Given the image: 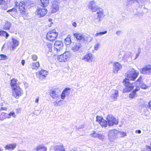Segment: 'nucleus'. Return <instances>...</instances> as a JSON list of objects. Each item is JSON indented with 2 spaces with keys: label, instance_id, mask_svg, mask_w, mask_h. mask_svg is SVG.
Here are the masks:
<instances>
[{
  "label": "nucleus",
  "instance_id": "obj_15",
  "mask_svg": "<svg viewBox=\"0 0 151 151\" xmlns=\"http://www.w3.org/2000/svg\"><path fill=\"white\" fill-rule=\"evenodd\" d=\"M47 147L44 144L38 145L33 149V151H47Z\"/></svg>",
  "mask_w": 151,
  "mask_h": 151
},
{
  "label": "nucleus",
  "instance_id": "obj_45",
  "mask_svg": "<svg viewBox=\"0 0 151 151\" xmlns=\"http://www.w3.org/2000/svg\"><path fill=\"white\" fill-rule=\"evenodd\" d=\"M104 119L102 118L101 117V116H96V121L98 122L99 124L102 121V120Z\"/></svg>",
  "mask_w": 151,
  "mask_h": 151
},
{
  "label": "nucleus",
  "instance_id": "obj_53",
  "mask_svg": "<svg viewBox=\"0 0 151 151\" xmlns=\"http://www.w3.org/2000/svg\"><path fill=\"white\" fill-rule=\"evenodd\" d=\"M37 78L39 81H40L45 78L46 76H37Z\"/></svg>",
  "mask_w": 151,
  "mask_h": 151
},
{
  "label": "nucleus",
  "instance_id": "obj_12",
  "mask_svg": "<svg viewBox=\"0 0 151 151\" xmlns=\"http://www.w3.org/2000/svg\"><path fill=\"white\" fill-rule=\"evenodd\" d=\"M112 65L113 72L115 73H117L122 69V65L118 62H114Z\"/></svg>",
  "mask_w": 151,
  "mask_h": 151
},
{
  "label": "nucleus",
  "instance_id": "obj_23",
  "mask_svg": "<svg viewBox=\"0 0 151 151\" xmlns=\"http://www.w3.org/2000/svg\"><path fill=\"white\" fill-rule=\"evenodd\" d=\"M82 45L81 43L77 42L75 43L72 47L71 49L74 52H76L79 50L81 47Z\"/></svg>",
  "mask_w": 151,
  "mask_h": 151
},
{
  "label": "nucleus",
  "instance_id": "obj_1",
  "mask_svg": "<svg viewBox=\"0 0 151 151\" xmlns=\"http://www.w3.org/2000/svg\"><path fill=\"white\" fill-rule=\"evenodd\" d=\"M127 78L124 79L123 82L126 88L123 90L124 93L130 91L134 88V86L129 82L131 80L134 81L136 79L137 76H127Z\"/></svg>",
  "mask_w": 151,
  "mask_h": 151
},
{
  "label": "nucleus",
  "instance_id": "obj_33",
  "mask_svg": "<svg viewBox=\"0 0 151 151\" xmlns=\"http://www.w3.org/2000/svg\"><path fill=\"white\" fill-rule=\"evenodd\" d=\"M31 66L32 69H37L40 66L39 63L38 62L35 63H33L32 64Z\"/></svg>",
  "mask_w": 151,
  "mask_h": 151
},
{
  "label": "nucleus",
  "instance_id": "obj_13",
  "mask_svg": "<svg viewBox=\"0 0 151 151\" xmlns=\"http://www.w3.org/2000/svg\"><path fill=\"white\" fill-rule=\"evenodd\" d=\"M47 10L46 9L37 8L36 11L37 16L39 17H42L47 14Z\"/></svg>",
  "mask_w": 151,
  "mask_h": 151
},
{
  "label": "nucleus",
  "instance_id": "obj_20",
  "mask_svg": "<svg viewBox=\"0 0 151 151\" xmlns=\"http://www.w3.org/2000/svg\"><path fill=\"white\" fill-rule=\"evenodd\" d=\"M139 72L133 68H130L127 73V76H138Z\"/></svg>",
  "mask_w": 151,
  "mask_h": 151
},
{
  "label": "nucleus",
  "instance_id": "obj_64",
  "mask_svg": "<svg viewBox=\"0 0 151 151\" xmlns=\"http://www.w3.org/2000/svg\"><path fill=\"white\" fill-rule=\"evenodd\" d=\"M149 105L150 107H151V101H150L149 103Z\"/></svg>",
  "mask_w": 151,
  "mask_h": 151
},
{
  "label": "nucleus",
  "instance_id": "obj_32",
  "mask_svg": "<svg viewBox=\"0 0 151 151\" xmlns=\"http://www.w3.org/2000/svg\"><path fill=\"white\" fill-rule=\"evenodd\" d=\"M12 41L13 44L12 45V47L13 49L14 48L18 46L19 42L17 40L13 38H12Z\"/></svg>",
  "mask_w": 151,
  "mask_h": 151
},
{
  "label": "nucleus",
  "instance_id": "obj_58",
  "mask_svg": "<svg viewBox=\"0 0 151 151\" xmlns=\"http://www.w3.org/2000/svg\"><path fill=\"white\" fill-rule=\"evenodd\" d=\"M39 100V97H38L35 100V102L36 103L38 104V103Z\"/></svg>",
  "mask_w": 151,
  "mask_h": 151
},
{
  "label": "nucleus",
  "instance_id": "obj_51",
  "mask_svg": "<svg viewBox=\"0 0 151 151\" xmlns=\"http://www.w3.org/2000/svg\"><path fill=\"white\" fill-rule=\"evenodd\" d=\"M100 46V43H98L96 44L94 47V49L95 50H97L99 48Z\"/></svg>",
  "mask_w": 151,
  "mask_h": 151
},
{
  "label": "nucleus",
  "instance_id": "obj_41",
  "mask_svg": "<svg viewBox=\"0 0 151 151\" xmlns=\"http://www.w3.org/2000/svg\"><path fill=\"white\" fill-rule=\"evenodd\" d=\"M118 136L120 137H124L126 135V133L120 131H119Z\"/></svg>",
  "mask_w": 151,
  "mask_h": 151
},
{
  "label": "nucleus",
  "instance_id": "obj_19",
  "mask_svg": "<svg viewBox=\"0 0 151 151\" xmlns=\"http://www.w3.org/2000/svg\"><path fill=\"white\" fill-rule=\"evenodd\" d=\"M142 77L140 76L137 81H136V83L137 84H139V86H139V87H140L142 89H147L148 87L142 82ZM137 86H136V88Z\"/></svg>",
  "mask_w": 151,
  "mask_h": 151
},
{
  "label": "nucleus",
  "instance_id": "obj_29",
  "mask_svg": "<svg viewBox=\"0 0 151 151\" xmlns=\"http://www.w3.org/2000/svg\"><path fill=\"white\" fill-rule=\"evenodd\" d=\"M12 25L11 23L9 22L6 21L3 27L4 30L9 29Z\"/></svg>",
  "mask_w": 151,
  "mask_h": 151
},
{
  "label": "nucleus",
  "instance_id": "obj_8",
  "mask_svg": "<svg viewBox=\"0 0 151 151\" xmlns=\"http://www.w3.org/2000/svg\"><path fill=\"white\" fill-rule=\"evenodd\" d=\"M12 89L13 90L12 95L16 99H18L22 94V91L21 90L19 86Z\"/></svg>",
  "mask_w": 151,
  "mask_h": 151
},
{
  "label": "nucleus",
  "instance_id": "obj_47",
  "mask_svg": "<svg viewBox=\"0 0 151 151\" xmlns=\"http://www.w3.org/2000/svg\"><path fill=\"white\" fill-rule=\"evenodd\" d=\"M98 134L95 131H93V133L90 134L91 136L93 137H97Z\"/></svg>",
  "mask_w": 151,
  "mask_h": 151
},
{
  "label": "nucleus",
  "instance_id": "obj_14",
  "mask_svg": "<svg viewBox=\"0 0 151 151\" xmlns=\"http://www.w3.org/2000/svg\"><path fill=\"white\" fill-rule=\"evenodd\" d=\"M93 55L91 53H88L85 55L82 58V60L89 63H91L93 61Z\"/></svg>",
  "mask_w": 151,
  "mask_h": 151
},
{
  "label": "nucleus",
  "instance_id": "obj_5",
  "mask_svg": "<svg viewBox=\"0 0 151 151\" xmlns=\"http://www.w3.org/2000/svg\"><path fill=\"white\" fill-rule=\"evenodd\" d=\"M106 119L109 126H112L114 124L117 125L118 124V120L111 114H109L107 116Z\"/></svg>",
  "mask_w": 151,
  "mask_h": 151
},
{
  "label": "nucleus",
  "instance_id": "obj_24",
  "mask_svg": "<svg viewBox=\"0 0 151 151\" xmlns=\"http://www.w3.org/2000/svg\"><path fill=\"white\" fill-rule=\"evenodd\" d=\"M119 96V93L118 91L114 90L112 93L111 96V97L114 99V101L117 100V97Z\"/></svg>",
  "mask_w": 151,
  "mask_h": 151
},
{
  "label": "nucleus",
  "instance_id": "obj_7",
  "mask_svg": "<svg viewBox=\"0 0 151 151\" xmlns=\"http://www.w3.org/2000/svg\"><path fill=\"white\" fill-rule=\"evenodd\" d=\"M119 131L115 129L110 130L108 133L109 138L111 140L116 139L118 137Z\"/></svg>",
  "mask_w": 151,
  "mask_h": 151
},
{
  "label": "nucleus",
  "instance_id": "obj_16",
  "mask_svg": "<svg viewBox=\"0 0 151 151\" xmlns=\"http://www.w3.org/2000/svg\"><path fill=\"white\" fill-rule=\"evenodd\" d=\"M59 9V1H53L51 8V13H54L57 12L58 10Z\"/></svg>",
  "mask_w": 151,
  "mask_h": 151
},
{
  "label": "nucleus",
  "instance_id": "obj_6",
  "mask_svg": "<svg viewBox=\"0 0 151 151\" xmlns=\"http://www.w3.org/2000/svg\"><path fill=\"white\" fill-rule=\"evenodd\" d=\"M63 46V42L60 41H56L54 45V51H55V53H57L60 51L62 50Z\"/></svg>",
  "mask_w": 151,
  "mask_h": 151
},
{
  "label": "nucleus",
  "instance_id": "obj_54",
  "mask_svg": "<svg viewBox=\"0 0 151 151\" xmlns=\"http://www.w3.org/2000/svg\"><path fill=\"white\" fill-rule=\"evenodd\" d=\"M64 93V91H63L61 96V99H65V96H66Z\"/></svg>",
  "mask_w": 151,
  "mask_h": 151
},
{
  "label": "nucleus",
  "instance_id": "obj_30",
  "mask_svg": "<svg viewBox=\"0 0 151 151\" xmlns=\"http://www.w3.org/2000/svg\"><path fill=\"white\" fill-rule=\"evenodd\" d=\"M41 1L40 5L43 7H46L47 6L49 3V0H40Z\"/></svg>",
  "mask_w": 151,
  "mask_h": 151
},
{
  "label": "nucleus",
  "instance_id": "obj_21",
  "mask_svg": "<svg viewBox=\"0 0 151 151\" xmlns=\"http://www.w3.org/2000/svg\"><path fill=\"white\" fill-rule=\"evenodd\" d=\"M73 35L74 37L76 38L77 40H81L84 41L85 40V38L82 34L78 33H73Z\"/></svg>",
  "mask_w": 151,
  "mask_h": 151
},
{
  "label": "nucleus",
  "instance_id": "obj_50",
  "mask_svg": "<svg viewBox=\"0 0 151 151\" xmlns=\"http://www.w3.org/2000/svg\"><path fill=\"white\" fill-rule=\"evenodd\" d=\"M7 0H0V5H4L6 4Z\"/></svg>",
  "mask_w": 151,
  "mask_h": 151
},
{
  "label": "nucleus",
  "instance_id": "obj_35",
  "mask_svg": "<svg viewBox=\"0 0 151 151\" xmlns=\"http://www.w3.org/2000/svg\"><path fill=\"white\" fill-rule=\"evenodd\" d=\"M98 18L101 19V18L104 16L103 11L102 10H100L97 12Z\"/></svg>",
  "mask_w": 151,
  "mask_h": 151
},
{
  "label": "nucleus",
  "instance_id": "obj_11",
  "mask_svg": "<svg viewBox=\"0 0 151 151\" xmlns=\"http://www.w3.org/2000/svg\"><path fill=\"white\" fill-rule=\"evenodd\" d=\"M141 73L144 75H150L151 74V65H146L144 67L140 70Z\"/></svg>",
  "mask_w": 151,
  "mask_h": 151
},
{
  "label": "nucleus",
  "instance_id": "obj_9",
  "mask_svg": "<svg viewBox=\"0 0 151 151\" xmlns=\"http://www.w3.org/2000/svg\"><path fill=\"white\" fill-rule=\"evenodd\" d=\"M88 6L89 9H91L92 12H95L100 9L94 1H90L88 3Z\"/></svg>",
  "mask_w": 151,
  "mask_h": 151
},
{
  "label": "nucleus",
  "instance_id": "obj_56",
  "mask_svg": "<svg viewBox=\"0 0 151 151\" xmlns=\"http://www.w3.org/2000/svg\"><path fill=\"white\" fill-rule=\"evenodd\" d=\"M122 33V32L121 31H117L116 32V34L118 35L119 36Z\"/></svg>",
  "mask_w": 151,
  "mask_h": 151
},
{
  "label": "nucleus",
  "instance_id": "obj_62",
  "mask_svg": "<svg viewBox=\"0 0 151 151\" xmlns=\"http://www.w3.org/2000/svg\"><path fill=\"white\" fill-rule=\"evenodd\" d=\"M21 63H22V65H24V64H25V61H24V60H22V62H21Z\"/></svg>",
  "mask_w": 151,
  "mask_h": 151
},
{
  "label": "nucleus",
  "instance_id": "obj_43",
  "mask_svg": "<svg viewBox=\"0 0 151 151\" xmlns=\"http://www.w3.org/2000/svg\"><path fill=\"white\" fill-rule=\"evenodd\" d=\"M107 33V31H105L104 32H101L99 33H96L95 35V37H97L99 36H101L103 35H104V34H105Z\"/></svg>",
  "mask_w": 151,
  "mask_h": 151
},
{
  "label": "nucleus",
  "instance_id": "obj_49",
  "mask_svg": "<svg viewBox=\"0 0 151 151\" xmlns=\"http://www.w3.org/2000/svg\"><path fill=\"white\" fill-rule=\"evenodd\" d=\"M31 58L33 60L36 61L38 58V57L36 55L34 54L32 55Z\"/></svg>",
  "mask_w": 151,
  "mask_h": 151
},
{
  "label": "nucleus",
  "instance_id": "obj_57",
  "mask_svg": "<svg viewBox=\"0 0 151 151\" xmlns=\"http://www.w3.org/2000/svg\"><path fill=\"white\" fill-rule=\"evenodd\" d=\"M88 39L87 40L89 42H91L93 39V38L92 37L89 36L88 37Z\"/></svg>",
  "mask_w": 151,
  "mask_h": 151
},
{
  "label": "nucleus",
  "instance_id": "obj_27",
  "mask_svg": "<svg viewBox=\"0 0 151 151\" xmlns=\"http://www.w3.org/2000/svg\"><path fill=\"white\" fill-rule=\"evenodd\" d=\"M55 151H65L63 146L62 145H56L54 147Z\"/></svg>",
  "mask_w": 151,
  "mask_h": 151
},
{
  "label": "nucleus",
  "instance_id": "obj_46",
  "mask_svg": "<svg viewBox=\"0 0 151 151\" xmlns=\"http://www.w3.org/2000/svg\"><path fill=\"white\" fill-rule=\"evenodd\" d=\"M70 88H65L63 91L65 92V94L66 95L68 96L70 93Z\"/></svg>",
  "mask_w": 151,
  "mask_h": 151
},
{
  "label": "nucleus",
  "instance_id": "obj_25",
  "mask_svg": "<svg viewBox=\"0 0 151 151\" xmlns=\"http://www.w3.org/2000/svg\"><path fill=\"white\" fill-rule=\"evenodd\" d=\"M140 89V88L139 86H137V88L133 91L132 93H131L129 95V97L131 98H133L136 96V92L138 91Z\"/></svg>",
  "mask_w": 151,
  "mask_h": 151
},
{
  "label": "nucleus",
  "instance_id": "obj_4",
  "mask_svg": "<svg viewBox=\"0 0 151 151\" xmlns=\"http://www.w3.org/2000/svg\"><path fill=\"white\" fill-rule=\"evenodd\" d=\"M60 89L58 88L51 89L49 92L50 95L53 99H59L60 96Z\"/></svg>",
  "mask_w": 151,
  "mask_h": 151
},
{
  "label": "nucleus",
  "instance_id": "obj_2",
  "mask_svg": "<svg viewBox=\"0 0 151 151\" xmlns=\"http://www.w3.org/2000/svg\"><path fill=\"white\" fill-rule=\"evenodd\" d=\"M72 57V55L69 51H66L63 54L58 55V60L60 62H65L69 60Z\"/></svg>",
  "mask_w": 151,
  "mask_h": 151
},
{
  "label": "nucleus",
  "instance_id": "obj_28",
  "mask_svg": "<svg viewBox=\"0 0 151 151\" xmlns=\"http://www.w3.org/2000/svg\"><path fill=\"white\" fill-rule=\"evenodd\" d=\"M101 20V19L96 18L93 20V24L95 26H99L100 24V22Z\"/></svg>",
  "mask_w": 151,
  "mask_h": 151
},
{
  "label": "nucleus",
  "instance_id": "obj_59",
  "mask_svg": "<svg viewBox=\"0 0 151 151\" xmlns=\"http://www.w3.org/2000/svg\"><path fill=\"white\" fill-rule=\"evenodd\" d=\"M135 133L137 134H140L141 133V131L140 130H137L135 131Z\"/></svg>",
  "mask_w": 151,
  "mask_h": 151
},
{
  "label": "nucleus",
  "instance_id": "obj_36",
  "mask_svg": "<svg viewBox=\"0 0 151 151\" xmlns=\"http://www.w3.org/2000/svg\"><path fill=\"white\" fill-rule=\"evenodd\" d=\"M63 101L62 100H60L58 101H54L53 103L54 106H55L57 107L58 106H60L62 104L61 103V102Z\"/></svg>",
  "mask_w": 151,
  "mask_h": 151
},
{
  "label": "nucleus",
  "instance_id": "obj_34",
  "mask_svg": "<svg viewBox=\"0 0 151 151\" xmlns=\"http://www.w3.org/2000/svg\"><path fill=\"white\" fill-rule=\"evenodd\" d=\"M9 36V35L4 30L0 31V36L5 37L7 39Z\"/></svg>",
  "mask_w": 151,
  "mask_h": 151
},
{
  "label": "nucleus",
  "instance_id": "obj_39",
  "mask_svg": "<svg viewBox=\"0 0 151 151\" xmlns=\"http://www.w3.org/2000/svg\"><path fill=\"white\" fill-rule=\"evenodd\" d=\"M17 9L15 8H13L12 9L8 10L7 11V12L9 13L10 15H12L13 14V13L16 12H17Z\"/></svg>",
  "mask_w": 151,
  "mask_h": 151
},
{
  "label": "nucleus",
  "instance_id": "obj_37",
  "mask_svg": "<svg viewBox=\"0 0 151 151\" xmlns=\"http://www.w3.org/2000/svg\"><path fill=\"white\" fill-rule=\"evenodd\" d=\"M40 76H46L48 74V72L45 70H42L39 72Z\"/></svg>",
  "mask_w": 151,
  "mask_h": 151
},
{
  "label": "nucleus",
  "instance_id": "obj_26",
  "mask_svg": "<svg viewBox=\"0 0 151 151\" xmlns=\"http://www.w3.org/2000/svg\"><path fill=\"white\" fill-rule=\"evenodd\" d=\"M17 79L14 78H13L11 80V85L12 89L15 88V87L19 86L17 83Z\"/></svg>",
  "mask_w": 151,
  "mask_h": 151
},
{
  "label": "nucleus",
  "instance_id": "obj_61",
  "mask_svg": "<svg viewBox=\"0 0 151 151\" xmlns=\"http://www.w3.org/2000/svg\"><path fill=\"white\" fill-rule=\"evenodd\" d=\"M140 53V52H139L137 54L136 56V58H135V59L138 58L139 56V55Z\"/></svg>",
  "mask_w": 151,
  "mask_h": 151
},
{
  "label": "nucleus",
  "instance_id": "obj_44",
  "mask_svg": "<svg viewBox=\"0 0 151 151\" xmlns=\"http://www.w3.org/2000/svg\"><path fill=\"white\" fill-rule=\"evenodd\" d=\"M7 57L4 55H0V60H6L7 59Z\"/></svg>",
  "mask_w": 151,
  "mask_h": 151
},
{
  "label": "nucleus",
  "instance_id": "obj_52",
  "mask_svg": "<svg viewBox=\"0 0 151 151\" xmlns=\"http://www.w3.org/2000/svg\"><path fill=\"white\" fill-rule=\"evenodd\" d=\"M105 136L104 135L101 134H98V137L100 139H102L104 138Z\"/></svg>",
  "mask_w": 151,
  "mask_h": 151
},
{
  "label": "nucleus",
  "instance_id": "obj_63",
  "mask_svg": "<svg viewBox=\"0 0 151 151\" xmlns=\"http://www.w3.org/2000/svg\"><path fill=\"white\" fill-rule=\"evenodd\" d=\"M1 110H6L7 109L6 107H1Z\"/></svg>",
  "mask_w": 151,
  "mask_h": 151
},
{
  "label": "nucleus",
  "instance_id": "obj_31",
  "mask_svg": "<svg viewBox=\"0 0 151 151\" xmlns=\"http://www.w3.org/2000/svg\"><path fill=\"white\" fill-rule=\"evenodd\" d=\"M7 114H8L7 113L2 112L0 115V120L3 121L6 118H8Z\"/></svg>",
  "mask_w": 151,
  "mask_h": 151
},
{
  "label": "nucleus",
  "instance_id": "obj_22",
  "mask_svg": "<svg viewBox=\"0 0 151 151\" xmlns=\"http://www.w3.org/2000/svg\"><path fill=\"white\" fill-rule=\"evenodd\" d=\"M46 44L47 47L48 49V52L47 55L48 57H50L51 56L52 54V44L47 42Z\"/></svg>",
  "mask_w": 151,
  "mask_h": 151
},
{
  "label": "nucleus",
  "instance_id": "obj_38",
  "mask_svg": "<svg viewBox=\"0 0 151 151\" xmlns=\"http://www.w3.org/2000/svg\"><path fill=\"white\" fill-rule=\"evenodd\" d=\"M99 124L102 127H107V121L104 119L102 120V121Z\"/></svg>",
  "mask_w": 151,
  "mask_h": 151
},
{
  "label": "nucleus",
  "instance_id": "obj_40",
  "mask_svg": "<svg viewBox=\"0 0 151 151\" xmlns=\"http://www.w3.org/2000/svg\"><path fill=\"white\" fill-rule=\"evenodd\" d=\"M7 115L8 116V119L10 118L11 116L13 117H15L16 116L14 112L13 111L10 112L9 114H8Z\"/></svg>",
  "mask_w": 151,
  "mask_h": 151
},
{
  "label": "nucleus",
  "instance_id": "obj_17",
  "mask_svg": "<svg viewBox=\"0 0 151 151\" xmlns=\"http://www.w3.org/2000/svg\"><path fill=\"white\" fill-rule=\"evenodd\" d=\"M17 146L16 143H10L4 146L5 149L9 151H12L14 150Z\"/></svg>",
  "mask_w": 151,
  "mask_h": 151
},
{
  "label": "nucleus",
  "instance_id": "obj_48",
  "mask_svg": "<svg viewBox=\"0 0 151 151\" xmlns=\"http://www.w3.org/2000/svg\"><path fill=\"white\" fill-rule=\"evenodd\" d=\"M125 54V52L124 51H121L120 52L119 55L120 58H123V57Z\"/></svg>",
  "mask_w": 151,
  "mask_h": 151
},
{
  "label": "nucleus",
  "instance_id": "obj_55",
  "mask_svg": "<svg viewBox=\"0 0 151 151\" xmlns=\"http://www.w3.org/2000/svg\"><path fill=\"white\" fill-rule=\"evenodd\" d=\"M127 1L129 2V4H131L135 1L138 2L137 0H127Z\"/></svg>",
  "mask_w": 151,
  "mask_h": 151
},
{
  "label": "nucleus",
  "instance_id": "obj_60",
  "mask_svg": "<svg viewBox=\"0 0 151 151\" xmlns=\"http://www.w3.org/2000/svg\"><path fill=\"white\" fill-rule=\"evenodd\" d=\"M72 25L73 27H76L77 26L76 23V22H73L72 23Z\"/></svg>",
  "mask_w": 151,
  "mask_h": 151
},
{
  "label": "nucleus",
  "instance_id": "obj_18",
  "mask_svg": "<svg viewBox=\"0 0 151 151\" xmlns=\"http://www.w3.org/2000/svg\"><path fill=\"white\" fill-rule=\"evenodd\" d=\"M133 54L129 52H127L123 57V60L127 62H130L132 60Z\"/></svg>",
  "mask_w": 151,
  "mask_h": 151
},
{
  "label": "nucleus",
  "instance_id": "obj_3",
  "mask_svg": "<svg viewBox=\"0 0 151 151\" xmlns=\"http://www.w3.org/2000/svg\"><path fill=\"white\" fill-rule=\"evenodd\" d=\"M58 35V32L55 29H54L48 32L46 35V38L49 41H53L57 38Z\"/></svg>",
  "mask_w": 151,
  "mask_h": 151
},
{
  "label": "nucleus",
  "instance_id": "obj_10",
  "mask_svg": "<svg viewBox=\"0 0 151 151\" xmlns=\"http://www.w3.org/2000/svg\"><path fill=\"white\" fill-rule=\"evenodd\" d=\"M18 6L20 14L22 15L25 14L26 12L25 8L27 6L26 3L24 1H21L19 4Z\"/></svg>",
  "mask_w": 151,
  "mask_h": 151
},
{
  "label": "nucleus",
  "instance_id": "obj_42",
  "mask_svg": "<svg viewBox=\"0 0 151 151\" xmlns=\"http://www.w3.org/2000/svg\"><path fill=\"white\" fill-rule=\"evenodd\" d=\"M65 43L67 45H70L71 43L70 38L67 37L65 39Z\"/></svg>",
  "mask_w": 151,
  "mask_h": 151
}]
</instances>
